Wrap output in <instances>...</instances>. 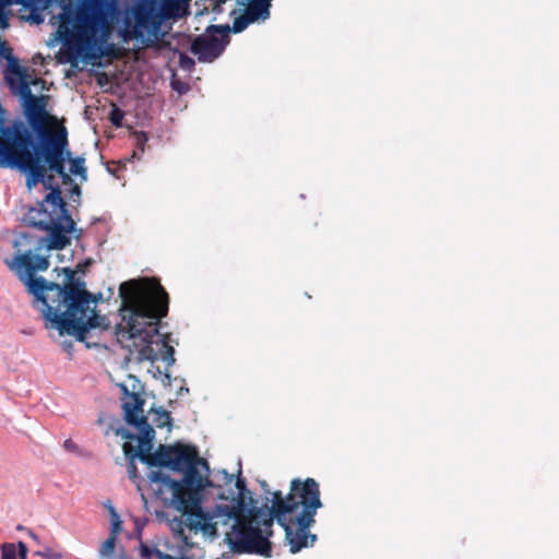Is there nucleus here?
<instances>
[{"label": "nucleus", "mask_w": 559, "mask_h": 559, "mask_svg": "<svg viewBox=\"0 0 559 559\" xmlns=\"http://www.w3.org/2000/svg\"><path fill=\"white\" fill-rule=\"evenodd\" d=\"M23 222L27 226L46 231L47 236L19 233L13 240L15 253L11 260H5V264L17 275L27 292L44 305L43 314L51 323V328H56L60 335L74 336L91 347V330H108L110 321L106 316L96 312V299L86 290L85 282L75 278L70 267L55 269L56 272L64 274L62 284L36 276L37 272L47 271L50 265L49 255H43L40 252L62 250L69 246L70 235L75 230V222H68L67 225L60 222V216L53 219L35 210H28ZM93 345L97 346V343Z\"/></svg>", "instance_id": "f257e3e1"}, {"label": "nucleus", "mask_w": 559, "mask_h": 559, "mask_svg": "<svg viewBox=\"0 0 559 559\" xmlns=\"http://www.w3.org/2000/svg\"><path fill=\"white\" fill-rule=\"evenodd\" d=\"M237 493H218L217 503L211 513H205L201 507L202 491H199V510L202 515L201 525L207 523L213 530L205 532L202 527H192L195 533L201 531L207 536H217V525H228L234 522L231 531L226 534L230 548L238 554H255L266 558L272 557V525L276 521L285 531V539L289 551L297 554L302 548L312 547L317 535L310 533L314 523L317 510L322 508L319 484L313 478L293 479L286 497L281 491L272 493L270 509L257 507L246 480L238 477L235 483Z\"/></svg>", "instance_id": "f03ea898"}, {"label": "nucleus", "mask_w": 559, "mask_h": 559, "mask_svg": "<svg viewBox=\"0 0 559 559\" xmlns=\"http://www.w3.org/2000/svg\"><path fill=\"white\" fill-rule=\"evenodd\" d=\"M144 400L138 393L128 394L127 400L122 403L124 420L139 430V436L132 433L126 428L116 430V435L127 440H136L138 445L131 442H124L122 445L124 455L129 459L128 472L130 478L136 477V466L134 459H140L150 466L168 467L171 471L183 474L181 480H175L170 476L160 471L151 472L150 479L152 483H158L157 492L159 495L168 491L170 493V504L176 510H182L188 514V525L192 527H202L205 532L213 530L212 525L203 523L200 520L202 515L199 510V491L210 485L207 477L199 473L202 466L206 471L209 464L206 460L200 457L194 445L177 442L173 445L160 444L157 450L152 453L153 440L155 431L144 416Z\"/></svg>", "instance_id": "7ed1b4c3"}, {"label": "nucleus", "mask_w": 559, "mask_h": 559, "mask_svg": "<svg viewBox=\"0 0 559 559\" xmlns=\"http://www.w3.org/2000/svg\"><path fill=\"white\" fill-rule=\"evenodd\" d=\"M119 296L122 323L116 326L117 341L132 354L136 353L140 361L162 359L167 366L174 365L175 349L168 342V334L162 336L159 353L152 346L169 306V296L159 281L150 277L124 282L119 287Z\"/></svg>", "instance_id": "20e7f679"}, {"label": "nucleus", "mask_w": 559, "mask_h": 559, "mask_svg": "<svg viewBox=\"0 0 559 559\" xmlns=\"http://www.w3.org/2000/svg\"><path fill=\"white\" fill-rule=\"evenodd\" d=\"M43 2L44 7L48 8L58 3L61 9L57 16H52L58 20V26L53 33L55 39L62 44L58 57L60 63L76 67L80 60L117 57L115 44L109 43L111 37L109 31L94 32L82 17L83 0H43Z\"/></svg>", "instance_id": "39448f33"}, {"label": "nucleus", "mask_w": 559, "mask_h": 559, "mask_svg": "<svg viewBox=\"0 0 559 559\" xmlns=\"http://www.w3.org/2000/svg\"><path fill=\"white\" fill-rule=\"evenodd\" d=\"M15 151L0 153V168L17 169L26 176V186L28 189L43 183L49 192L37 207H29L39 214H45L55 219L60 216V222L68 225V222L74 221L67 209V203L61 195V189L55 185L53 175L50 171L48 163L40 156L41 146H33L28 138H19L14 142Z\"/></svg>", "instance_id": "423d86ee"}, {"label": "nucleus", "mask_w": 559, "mask_h": 559, "mask_svg": "<svg viewBox=\"0 0 559 559\" xmlns=\"http://www.w3.org/2000/svg\"><path fill=\"white\" fill-rule=\"evenodd\" d=\"M165 17L159 0H130L123 8L120 36L124 41L136 39L148 47L156 45L164 35Z\"/></svg>", "instance_id": "0eeeda50"}, {"label": "nucleus", "mask_w": 559, "mask_h": 559, "mask_svg": "<svg viewBox=\"0 0 559 559\" xmlns=\"http://www.w3.org/2000/svg\"><path fill=\"white\" fill-rule=\"evenodd\" d=\"M228 25H211L206 32L197 36L190 47L200 62H212L218 58L228 44Z\"/></svg>", "instance_id": "6e6552de"}, {"label": "nucleus", "mask_w": 559, "mask_h": 559, "mask_svg": "<svg viewBox=\"0 0 559 559\" xmlns=\"http://www.w3.org/2000/svg\"><path fill=\"white\" fill-rule=\"evenodd\" d=\"M119 0H83L81 15L94 32L108 29L110 35L115 29V20L119 13Z\"/></svg>", "instance_id": "1a4fd4ad"}, {"label": "nucleus", "mask_w": 559, "mask_h": 559, "mask_svg": "<svg viewBox=\"0 0 559 559\" xmlns=\"http://www.w3.org/2000/svg\"><path fill=\"white\" fill-rule=\"evenodd\" d=\"M69 141L68 136L53 142L49 145L41 147L40 156L46 163L50 173H55L60 176L62 183H72L71 176L66 171V162L69 158L70 151L68 150Z\"/></svg>", "instance_id": "9d476101"}, {"label": "nucleus", "mask_w": 559, "mask_h": 559, "mask_svg": "<svg viewBox=\"0 0 559 559\" xmlns=\"http://www.w3.org/2000/svg\"><path fill=\"white\" fill-rule=\"evenodd\" d=\"M7 61V68L4 70V80L8 85H13L14 82L21 81L22 78L28 76V70L25 67L20 66L19 59L14 57L12 48L8 41L0 37V60Z\"/></svg>", "instance_id": "9b49d317"}, {"label": "nucleus", "mask_w": 559, "mask_h": 559, "mask_svg": "<svg viewBox=\"0 0 559 559\" xmlns=\"http://www.w3.org/2000/svg\"><path fill=\"white\" fill-rule=\"evenodd\" d=\"M247 2L246 12L254 22L265 21L270 17V9L273 0H245Z\"/></svg>", "instance_id": "f8f14e48"}, {"label": "nucleus", "mask_w": 559, "mask_h": 559, "mask_svg": "<svg viewBox=\"0 0 559 559\" xmlns=\"http://www.w3.org/2000/svg\"><path fill=\"white\" fill-rule=\"evenodd\" d=\"M24 8L31 10L29 15L27 16V21H31L35 24H40L44 22L43 11L48 9V7H44L43 0H27Z\"/></svg>", "instance_id": "ddd939ff"}, {"label": "nucleus", "mask_w": 559, "mask_h": 559, "mask_svg": "<svg viewBox=\"0 0 559 559\" xmlns=\"http://www.w3.org/2000/svg\"><path fill=\"white\" fill-rule=\"evenodd\" d=\"M70 163V174L79 176L82 181H85L87 179V170L84 166L85 159L84 157L78 156L74 158H71V154L69 155V158H67Z\"/></svg>", "instance_id": "4468645a"}, {"label": "nucleus", "mask_w": 559, "mask_h": 559, "mask_svg": "<svg viewBox=\"0 0 559 559\" xmlns=\"http://www.w3.org/2000/svg\"><path fill=\"white\" fill-rule=\"evenodd\" d=\"M140 555L143 559H163L166 555L160 551L156 546H150L144 543H140Z\"/></svg>", "instance_id": "2eb2a0df"}, {"label": "nucleus", "mask_w": 559, "mask_h": 559, "mask_svg": "<svg viewBox=\"0 0 559 559\" xmlns=\"http://www.w3.org/2000/svg\"><path fill=\"white\" fill-rule=\"evenodd\" d=\"M181 513H182V516H185V520L182 519H174L171 522H170V528L171 531L178 535L179 537H181L183 540H186L187 538L183 536V526L188 527L190 531H193L195 532L194 530H191L189 526H188V514L186 512H183L182 510H179Z\"/></svg>", "instance_id": "dca6fc26"}, {"label": "nucleus", "mask_w": 559, "mask_h": 559, "mask_svg": "<svg viewBox=\"0 0 559 559\" xmlns=\"http://www.w3.org/2000/svg\"><path fill=\"white\" fill-rule=\"evenodd\" d=\"M117 537L109 535V537L103 543L100 547L102 559H114L112 555L116 547Z\"/></svg>", "instance_id": "f3484780"}, {"label": "nucleus", "mask_w": 559, "mask_h": 559, "mask_svg": "<svg viewBox=\"0 0 559 559\" xmlns=\"http://www.w3.org/2000/svg\"><path fill=\"white\" fill-rule=\"evenodd\" d=\"M154 424L158 428L170 427L173 419L170 413L165 409L155 411Z\"/></svg>", "instance_id": "a211bd4d"}, {"label": "nucleus", "mask_w": 559, "mask_h": 559, "mask_svg": "<svg viewBox=\"0 0 559 559\" xmlns=\"http://www.w3.org/2000/svg\"><path fill=\"white\" fill-rule=\"evenodd\" d=\"M252 23H255V22L250 16H248V13L245 11L243 14L237 16L234 20L233 32L240 33V32L245 31L248 27V25H250Z\"/></svg>", "instance_id": "6ab92c4d"}, {"label": "nucleus", "mask_w": 559, "mask_h": 559, "mask_svg": "<svg viewBox=\"0 0 559 559\" xmlns=\"http://www.w3.org/2000/svg\"><path fill=\"white\" fill-rule=\"evenodd\" d=\"M13 16V11H2L0 10V37L3 36L4 32H7L11 24V17Z\"/></svg>", "instance_id": "aec40b11"}, {"label": "nucleus", "mask_w": 559, "mask_h": 559, "mask_svg": "<svg viewBox=\"0 0 559 559\" xmlns=\"http://www.w3.org/2000/svg\"><path fill=\"white\" fill-rule=\"evenodd\" d=\"M1 559H17L16 547L14 544H3L1 546Z\"/></svg>", "instance_id": "412c9836"}, {"label": "nucleus", "mask_w": 559, "mask_h": 559, "mask_svg": "<svg viewBox=\"0 0 559 559\" xmlns=\"http://www.w3.org/2000/svg\"><path fill=\"white\" fill-rule=\"evenodd\" d=\"M123 117L124 112L118 107H114L109 114L110 122L118 128L122 126Z\"/></svg>", "instance_id": "4be33fe9"}, {"label": "nucleus", "mask_w": 559, "mask_h": 559, "mask_svg": "<svg viewBox=\"0 0 559 559\" xmlns=\"http://www.w3.org/2000/svg\"><path fill=\"white\" fill-rule=\"evenodd\" d=\"M194 60L188 55L180 52L179 53V66L183 70H192L194 68Z\"/></svg>", "instance_id": "5701e85b"}, {"label": "nucleus", "mask_w": 559, "mask_h": 559, "mask_svg": "<svg viewBox=\"0 0 559 559\" xmlns=\"http://www.w3.org/2000/svg\"><path fill=\"white\" fill-rule=\"evenodd\" d=\"M27 0H0V10L12 11L13 5H26Z\"/></svg>", "instance_id": "b1692460"}, {"label": "nucleus", "mask_w": 559, "mask_h": 559, "mask_svg": "<svg viewBox=\"0 0 559 559\" xmlns=\"http://www.w3.org/2000/svg\"><path fill=\"white\" fill-rule=\"evenodd\" d=\"M63 447L64 449L68 451V452H73V453H76L79 452V447L76 445L75 442H73L72 439H67L63 443Z\"/></svg>", "instance_id": "393cba45"}, {"label": "nucleus", "mask_w": 559, "mask_h": 559, "mask_svg": "<svg viewBox=\"0 0 559 559\" xmlns=\"http://www.w3.org/2000/svg\"><path fill=\"white\" fill-rule=\"evenodd\" d=\"M120 530H121V522L118 519L112 521V528H111L110 535H114L117 537V534Z\"/></svg>", "instance_id": "a878e982"}, {"label": "nucleus", "mask_w": 559, "mask_h": 559, "mask_svg": "<svg viewBox=\"0 0 559 559\" xmlns=\"http://www.w3.org/2000/svg\"><path fill=\"white\" fill-rule=\"evenodd\" d=\"M19 550H20L21 559H25L26 554H27V547L24 543H22V542L19 543Z\"/></svg>", "instance_id": "bb28decb"}, {"label": "nucleus", "mask_w": 559, "mask_h": 559, "mask_svg": "<svg viewBox=\"0 0 559 559\" xmlns=\"http://www.w3.org/2000/svg\"><path fill=\"white\" fill-rule=\"evenodd\" d=\"M39 556L44 557V558H47V559H57V558H60V556H53L50 554V551H38L37 552Z\"/></svg>", "instance_id": "cd10ccee"}, {"label": "nucleus", "mask_w": 559, "mask_h": 559, "mask_svg": "<svg viewBox=\"0 0 559 559\" xmlns=\"http://www.w3.org/2000/svg\"><path fill=\"white\" fill-rule=\"evenodd\" d=\"M71 193L72 194H75L78 197L81 195V188L78 186V185H74L72 188H71Z\"/></svg>", "instance_id": "c85d7f7f"}, {"label": "nucleus", "mask_w": 559, "mask_h": 559, "mask_svg": "<svg viewBox=\"0 0 559 559\" xmlns=\"http://www.w3.org/2000/svg\"><path fill=\"white\" fill-rule=\"evenodd\" d=\"M163 559H192V558H190V557L175 558V557H173V556H170V555L166 554V555L163 557Z\"/></svg>", "instance_id": "c756f323"}, {"label": "nucleus", "mask_w": 559, "mask_h": 559, "mask_svg": "<svg viewBox=\"0 0 559 559\" xmlns=\"http://www.w3.org/2000/svg\"><path fill=\"white\" fill-rule=\"evenodd\" d=\"M84 266L83 264H78L76 266V271H73L74 272V277L76 278L75 274L76 272H84Z\"/></svg>", "instance_id": "7c9ffc66"}]
</instances>
